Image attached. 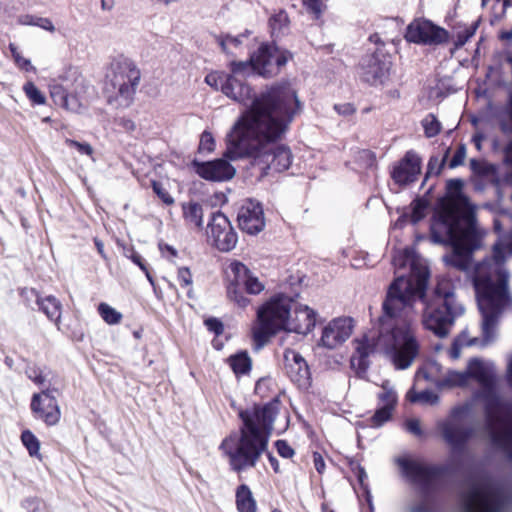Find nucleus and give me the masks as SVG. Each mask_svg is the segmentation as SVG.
Instances as JSON below:
<instances>
[{"mask_svg":"<svg viewBox=\"0 0 512 512\" xmlns=\"http://www.w3.org/2000/svg\"><path fill=\"white\" fill-rule=\"evenodd\" d=\"M116 123L127 132H132L136 129V124L130 118L120 117L116 120Z\"/></svg>","mask_w":512,"mask_h":512,"instance_id":"obj_53","label":"nucleus"},{"mask_svg":"<svg viewBox=\"0 0 512 512\" xmlns=\"http://www.w3.org/2000/svg\"><path fill=\"white\" fill-rule=\"evenodd\" d=\"M354 321L350 317H339L330 321L323 329L321 344L328 349H335L350 338Z\"/></svg>","mask_w":512,"mask_h":512,"instance_id":"obj_19","label":"nucleus"},{"mask_svg":"<svg viewBox=\"0 0 512 512\" xmlns=\"http://www.w3.org/2000/svg\"><path fill=\"white\" fill-rule=\"evenodd\" d=\"M280 402L273 400L253 412H242L243 426L240 435L231 434L225 438L220 449L228 456L230 466L235 471L254 467L266 451L268 434L279 412Z\"/></svg>","mask_w":512,"mask_h":512,"instance_id":"obj_5","label":"nucleus"},{"mask_svg":"<svg viewBox=\"0 0 512 512\" xmlns=\"http://www.w3.org/2000/svg\"><path fill=\"white\" fill-rule=\"evenodd\" d=\"M313 461L315 469L318 473L322 474L325 470V462L322 458V456L319 453H314L313 455Z\"/></svg>","mask_w":512,"mask_h":512,"instance_id":"obj_56","label":"nucleus"},{"mask_svg":"<svg viewBox=\"0 0 512 512\" xmlns=\"http://www.w3.org/2000/svg\"><path fill=\"white\" fill-rule=\"evenodd\" d=\"M292 308V299L279 294L258 309V324L253 328L256 349L263 347L279 330H285Z\"/></svg>","mask_w":512,"mask_h":512,"instance_id":"obj_9","label":"nucleus"},{"mask_svg":"<svg viewBox=\"0 0 512 512\" xmlns=\"http://www.w3.org/2000/svg\"><path fill=\"white\" fill-rule=\"evenodd\" d=\"M228 363L236 376L247 374L251 370L252 361L246 351L238 352L228 358Z\"/></svg>","mask_w":512,"mask_h":512,"instance_id":"obj_31","label":"nucleus"},{"mask_svg":"<svg viewBox=\"0 0 512 512\" xmlns=\"http://www.w3.org/2000/svg\"><path fill=\"white\" fill-rule=\"evenodd\" d=\"M430 383V381H422L420 385H413V387L407 392L406 398L411 403H419L422 405L435 406L440 402V397L434 391L424 387V383Z\"/></svg>","mask_w":512,"mask_h":512,"instance_id":"obj_26","label":"nucleus"},{"mask_svg":"<svg viewBox=\"0 0 512 512\" xmlns=\"http://www.w3.org/2000/svg\"><path fill=\"white\" fill-rule=\"evenodd\" d=\"M463 512H511L512 495L503 484L487 477L469 479L461 489Z\"/></svg>","mask_w":512,"mask_h":512,"instance_id":"obj_7","label":"nucleus"},{"mask_svg":"<svg viewBox=\"0 0 512 512\" xmlns=\"http://www.w3.org/2000/svg\"><path fill=\"white\" fill-rule=\"evenodd\" d=\"M23 24L38 26L46 31L51 32V33L55 31V27L49 18L39 17V18H36L35 22H23Z\"/></svg>","mask_w":512,"mask_h":512,"instance_id":"obj_48","label":"nucleus"},{"mask_svg":"<svg viewBox=\"0 0 512 512\" xmlns=\"http://www.w3.org/2000/svg\"><path fill=\"white\" fill-rule=\"evenodd\" d=\"M9 49L11 51L13 59L16 58V56L20 54V52L18 51L17 47L14 44H12V43L9 44Z\"/></svg>","mask_w":512,"mask_h":512,"instance_id":"obj_63","label":"nucleus"},{"mask_svg":"<svg viewBox=\"0 0 512 512\" xmlns=\"http://www.w3.org/2000/svg\"><path fill=\"white\" fill-rule=\"evenodd\" d=\"M98 312L102 319L110 325L118 324L122 319V314L106 303H100Z\"/></svg>","mask_w":512,"mask_h":512,"instance_id":"obj_34","label":"nucleus"},{"mask_svg":"<svg viewBox=\"0 0 512 512\" xmlns=\"http://www.w3.org/2000/svg\"><path fill=\"white\" fill-rule=\"evenodd\" d=\"M54 389H42L31 398L30 409L35 419L43 421L47 426H55L61 418V410L57 399L52 395Z\"/></svg>","mask_w":512,"mask_h":512,"instance_id":"obj_16","label":"nucleus"},{"mask_svg":"<svg viewBox=\"0 0 512 512\" xmlns=\"http://www.w3.org/2000/svg\"><path fill=\"white\" fill-rule=\"evenodd\" d=\"M232 75L225 78L221 91L229 98L247 105L227 135L224 156L230 160L250 158L260 177L287 170L292 163L290 149L278 144L287 133L302 104L289 84L273 85L253 97L252 89L237 78L249 69L246 62H232Z\"/></svg>","mask_w":512,"mask_h":512,"instance_id":"obj_2","label":"nucleus"},{"mask_svg":"<svg viewBox=\"0 0 512 512\" xmlns=\"http://www.w3.org/2000/svg\"><path fill=\"white\" fill-rule=\"evenodd\" d=\"M159 248L161 250V252L165 255V252H169L171 254V256H176L177 254V251L172 247V246H169V245H163V244H159Z\"/></svg>","mask_w":512,"mask_h":512,"instance_id":"obj_60","label":"nucleus"},{"mask_svg":"<svg viewBox=\"0 0 512 512\" xmlns=\"http://www.w3.org/2000/svg\"><path fill=\"white\" fill-rule=\"evenodd\" d=\"M141 79L135 62L124 55L114 57L106 70L104 95L107 103L115 108H127L133 100Z\"/></svg>","mask_w":512,"mask_h":512,"instance_id":"obj_8","label":"nucleus"},{"mask_svg":"<svg viewBox=\"0 0 512 512\" xmlns=\"http://www.w3.org/2000/svg\"><path fill=\"white\" fill-rule=\"evenodd\" d=\"M236 505L239 512H255L256 502L252 492L245 484L240 485L236 491Z\"/></svg>","mask_w":512,"mask_h":512,"instance_id":"obj_29","label":"nucleus"},{"mask_svg":"<svg viewBox=\"0 0 512 512\" xmlns=\"http://www.w3.org/2000/svg\"><path fill=\"white\" fill-rule=\"evenodd\" d=\"M421 123L425 136L428 138L435 137L441 131V123L438 121L434 114L426 115Z\"/></svg>","mask_w":512,"mask_h":512,"instance_id":"obj_35","label":"nucleus"},{"mask_svg":"<svg viewBox=\"0 0 512 512\" xmlns=\"http://www.w3.org/2000/svg\"><path fill=\"white\" fill-rule=\"evenodd\" d=\"M23 91L27 98L35 105H43L46 102L45 96L31 81H28L23 86Z\"/></svg>","mask_w":512,"mask_h":512,"instance_id":"obj_36","label":"nucleus"},{"mask_svg":"<svg viewBox=\"0 0 512 512\" xmlns=\"http://www.w3.org/2000/svg\"><path fill=\"white\" fill-rule=\"evenodd\" d=\"M427 210V204L423 200L417 199L414 200L411 203V213L407 214L404 213L399 217V219L396 221L395 226H402L404 225L408 220L411 221L413 224L418 223L425 217V213Z\"/></svg>","mask_w":512,"mask_h":512,"instance_id":"obj_30","label":"nucleus"},{"mask_svg":"<svg viewBox=\"0 0 512 512\" xmlns=\"http://www.w3.org/2000/svg\"><path fill=\"white\" fill-rule=\"evenodd\" d=\"M405 429L415 436H421L423 434L420 420L417 418L407 419L405 421Z\"/></svg>","mask_w":512,"mask_h":512,"instance_id":"obj_46","label":"nucleus"},{"mask_svg":"<svg viewBox=\"0 0 512 512\" xmlns=\"http://www.w3.org/2000/svg\"><path fill=\"white\" fill-rule=\"evenodd\" d=\"M303 4L306 8L314 14L315 18H318L322 12V3L320 0H303Z\"/></svg>","mask_w":512,"mask_h":512,"instance_id":"obj_51","label":"nucleus"},{"mask_svg":"<svg viewBox=\"0 0 512 512\" xmlns=\"http://www.w3.org/2000/svg\"><path fill=\"white\" fill-rule=\"evenodd\" d=\"M25 374L38 387L51 389L53 374L49 369L35 364H28L25 368Z\"/></svg>","mask_w":512,"mask_h":512,"instance_id":"obj_27","label":"nucleus"},{"mask_svg":"<svg viewBox=\"0 0 512 512\" xmlns=\"http://www.w3.org/2000/svg\"><path fill=\"white\" fill-rule=\"evenodd\" d=\"M500 38L503 39V40L512 39V30L511 31L502 32L501 35H500Z\"/></svg>","mask_w":512,"mask_h":512,"instance_id":"obj_64","label":"nucleus"},{"mask_svg":"<svg viewBox=\"0 0 512 512\" xmlns=\"http://www.w3.org/2000/svg\"><path fill=\"white\" fill-rule=\"evenodd\" d=\"M16 65L25 71H35V68L31 65L30 60L24 58L21 54L14 58Z\"/></svg>","mask_w":512,"mask_h":512,"instance_id":"obj_54","label":"nucleus"},{"mask_svg":"<svg viewBox=\"0 0 512 512\" xmlns=\"http://www.w3.org/2000/svg\"><path fill=\"white\" fill-rule=\"evenodd\" d=\"M381 387L382 392L378 394V399L379 402L381 403V406L394 409L398 397L393 386L389 381H384Z\"/></svg>","mask_w":512,"mask_h":512,"instance_id":"obj_33","label":"nucleus"},{"mask_svg":"<svg viewBox=\"0 0 512 512\" xmlns=\"http://www.w3.org/2000/svg\"><path fill=\"white\" fill-rule=\"evenodd\" d=\"M284 367L288 377L299 386L308 384L310 372L305 359L295 350L284 351Z\"/></svg>","mask_w":512,"mask_h":512,"instance_id":"obj_22","label":"nucleus"},{"mask_svg":"<svg viewBox=\"0 0 512 512\" xmlns=\"http://www.w3.org/2000/svg\"><path fill=\"white\" fill-rule=\"evenodd\" d=\"M392 263L397 272L408 267L409 275L399 274L389 285L377 329L353 340L355 351L351 356V367L358 374L367 371L368 358L377 351L389 354L398 369H406L412 364L419 349L413 328L417 300L424 304V328L439 338L447 337L455 320L465 312L450 279H439L433 293L426 295L429 271L415 259L412 249L397 250Z\"/></svg>","mask_w":512,"mask_h":512,"instance_id":"obj_1","label":"nucleus"},{"mask_svg":"<svg viewBox=\"0 0 512 512\" xmlns=\"http://www.w3.org/2000/svg\"><path fill=\"white\" fill-rule=\"evenodd\" d=\"M315 323V311L308 306L299 305L294 307V317L289 316L285 330L306 335L314 328Z\"/></svg>","mask_w":512,"mask_h":512,"instance_id":"obj_25","label":"nucleus"},{"mask_svg":"<svg viewBox=\"0 0 512 512\" xmlns=\"http://www.w3.org/2000/svg\"><path fill=\"white\" fill-rule=\"evenodd\" d=\"M21 295L30 301L35 299V302L40 311H42L49 320L58 324L60 322L62 305L61 302L52 295L41 297L35 289L25 288L22 290Z\"/></svg>","mask_w":512,"mask_h":512,"instance_id":"obj_24","label":"nucleus"},{"mask_svg":"<svg viewBox=\"0 0 512 512\" xmlns=\"http://www.w3.org/2000/svg\"><path fill=\"white\" fill-rule=\"evenodd\" d=\"M130 259L133 261V263H135L136 265L139 266V268L142 270V271H146V264L143 260V258L141 257V255H139L138 253L136 252H133L132 255L130 256Z\"/></svg>","mask_w":512,"mask_h":512,"instance_id":"obj_58","label":"nucleus"},{"mask_svg":"<svg viewBox=\"0 0 512 512\" xmlns=\"http://www.w3.org/2000/svg\"><path fill=\"white\" fill-rule=\"evenodd\" d=\"M152 188L155 194L165 203V204H172L173 198L169 195V193L166 191V189L163 187V185L160 182L152 181Z\"/></svg>","mask_w":512,"mask_h":512,"instance_id":"obj_45","label":"nucleus"},{"mask_svg":"<svg viewBox=\"0 0 512 512\" xmlns=\"http://www.w3.org/2000/svg\"><path fill=\"white\" fill-rule=\"evenodd\" d=\"M196 173L210 181H227L235 175V168L226 159L198 163L194 160Z\"/></svg>","mask_w":512,"mask_h":512,"instance_id":"obj_21","label":"nucleus"},{"mask_svg":"<svg viewBox=\"0 0 512 512\" xmlns=\"http://www.w3.org/2000/svg\"><path fill=\"white\" fill-rule=\"evenodd\" d=\"M225 272L229 282L227 286L228 298L239 307H246L250 300L243 294V286L251 271L243 263L234 260L228 264Z\"/></svg>","mask_w":512,"mask_h":512,"instance_id":"obj_18","label":"nucleus"},{"mask_svg":"<svg viewBox=\"0 0 512 512\" xmlns=\"http://www.w3.org/2000/svg\"><path fill=\"white\" fill-rule=\"evenodd\" d=\"M206 234L208 241L223 252L231 251L238 240L230 221L221 212L211 214Z\"/></svg>","mask_w":512,"mask_h":512,"instance_id":"obj_14","label":"nucleus"},{"mask_svg":"<svg viewBox=\"0 0 512 512\" xmlns=\"http://www.w3.org/2000/svg\"><path fill=\"white\" fill-rule=\"evenodd\" d=\"M204 323L207 329L215 335H220L223 332V324L216 318H208Z\"/></svg>","mask_w":512,"mask_h":512,"instance_id":"obj_50","label":"nucleus"},{"mask_svg":"<svg viewBox=\"0 0 512 512\" xmlns=\"http://www.w3.org/2000/svg\"><path fill=\"white\" fill-rule=\"evenodd\" d=\"M465 371L468 383L474 379L481 386L478 397L484 402L486 434L492 444L505 453L512 464V411L503 415L494 364L479 358H471Z\"/></svg>","mask_w":512,"mask_h":512,"instance_id":"obj_6","label":"nucleus"},{"mask_svg":"<svg viewBox=\"0 0 512 512\" xmlns=\"http://www.w3.org/2000/svg\"><path fill=\"white\" fill-rule=\"evenodd\" d=\"M276 448L280 456L284 458H291L294 455L292 447L284 440H278L276 442Z\"/></svg>","mask_w":512,"mask_h":512,"instance_id":"obj_49","label":"nucleus"},{"mask_svg":"<svg viewBox=\"0 0 512 512\" xmlns=\"http://www.w3.org/2000/svg\"><path fill=\"white\" fill-rule=\"evenodd\" d=\"M291 58V54L286 50H281L275 45L262 44L256 53L250 57L249 69L252 68L259 75L272 77L280 71V68L286 65Z\"/></svg>","mask_w":512,"mask_h":512,"instance_id":"obj_13","label":"nucleus"},{"mask_svg":"<svg viewBox=\"0 0 512 512\" xmlns=\"http://www.w3.org/2000/svg\"><path fill=\"white\" fill-rule=\"evenodd\" d=\"M192 280V274L188 267H183L178 270V281L183 287H187L190 285Z\"/></svg>","mask_w":512,"mask_h":512,"instance_id":"obj_52","label":"nucleus"},{"mask_svg":"<svg viewBox=\"0 0 512 512\" xmlns=\"http://www.w3.org/2000/svg\"><path fill=\"white\" fill-rule=\"evenodd\" d=\"M484 140V136L482 134H475L473 136V142L475 143V146L477 149L481 148V142Z\"/></svg>","mask_w":512,"mask_h":512,"instance_id":"obj_62","label":"nucleus"},{"mask_svg":"<svg viewBox=\"0 0 512 512\" xmlns=\"http://www.w3.org/2000/svg\"><path fill=\"white\" fill-rule=\"evenodd\" d=\"M465 157H466V149H465V146L461 145L455 151L452 159L450 160L449 167L456 168V167L462 165Z\"/></svg>","mask_w":512,"mask_h":512,"instance_id":"obj_47","label":"nucleus"},{"mask_svg":"<svg viewBox=\"0 0 512 512\" xmlns=\"http://www.w3.org/2000/svg\"><path fill=\"white\" fill-rule=\"evenodd\" d=\"M397 462L402 473L420 489L421 501L411 507V512H431L429 495L434 490L442 469L408 458H399Z\"/></svg>","mask_w":512,"mask_h":512,"instance_id":"obj_10","label":"nucleus"},{"mask_svg":"<svg viewBox=\"0 0 512 512\" xmlns=\"http://www.w3.org/2000/svg\"><path fill=\"white\" fill-rule=\"evenodd\" d=\"M422 381H430L439 390L465 387L469 384L465 370L449 369L443 372L437 362H430L417 371L415 385H420Z\"/></svg>","mask_w":512,"mask_h":512,"instance_id":"obj_12","label":"nucleus"},{"mask_svg":"<svg viewBox=\"0 0 512 512\" xmlns=\"http://www.w3.org/2000/svg\"><path fill=\"white\" fill-rule=\"evenodd\" d=\"M405 39L416 44L437 45L447 41L448 33L428 20L416 19L408 25Z\"/></svg>","mask_w":512,"mask_h":512,"instance_id":"obj_17","label":"nucleus"},{"mask_svg":"<svg viewBox=\"0 0 512 512\" xmlns=\"http://www.w3.org/2000/svg\"><path fill=\"white\" fill-rule=\"evenodd\" d=\"M245 37V35H240L237 37L226 35L221 39L220 44L225 52L234 54L233 49L240 48L243 45V39Z\"/></svg>","mask_w":512,"mask_h":512,"instance_id":"obj_39","label":"nucleus"},{"mask_svg":"<svg viewBox=\"0 0 512 512\" xmlns=\"http://www.w3.org/2000/svg\"><path fill=\"white\" fill-rule=\"evenodd\" d=\"M394 409L381 406L379 407L374 415L370 419V425L372 427H381L384 423L390 420Z\"/></svg>","mask_w":512,"mask_h":512,"instance_id":"obj_38","label":"nucleus"},{"mask_svg":"<svg viewBox=\"0 0 512 512\" xmlns=\"http://www.w3.org/2000/svg\"><path fill=\"white\" fill-rule=\"evenodd\" d=\"M421 171V161L416 153L408 151L401 162L393 169L392 178L399 185L417 180Z\"/></svg>","mask_w":512,"mask_h":512,"instance_id":"obj_23","label":"nucleus"},{"mask_svg":"<svg viewBox=\"0 0 512 512\" xmlns=\"http://www.w3.org/2000/svg\"><path fill=\"white\" fill-rule=\"evenodd\" d=\"M391 68L389 56L382 51H376L365 55L360 64L358 74L360 78L371 85L384 82Z\"/></svg>","mask_w":512,"mask_h":512,"instance_id":"obj_15","label":"nucleus"},{"mask_svg":"<svg viewBox=\"0 0 512 512\" xmlns=\"http://www.w3.org/2000/svg\"><path fill=\"white\" fill-rule=\"evenodd\" d=\"M334 108L339 114L344 116L352 115L355 112L354 106L350 103L335 105Z\"/></svg>","mask_w":512,"mask_h":512,"instance_id":"obj_55","label":"nucleus"},{"mask_svg":"<svg viewBox=\"0 0 512 512\" xmlns=\"http://www.w3.org/2000/svg\"><path fill=\"white\" fill-rule=\"evenodd\" d=\"M358 155L360 158L362 159H365L366 160V165L367 166H372L374 164V155L371 151L369 150H361L358 152Z\"/></svg>","mask_w":512,"mask_h":512,"instance_id":"obj_57","label":"nucleus"},{"mask_svg":"<svg viewBox=\"0 0 512 512\" xmlns=\"http://www.w3.org/2000/svg\"><path fill=\"white\" fill-rule=\"evenodd\" d=\"M471 411V403L460 404L451 409L446 419L437 422V428L444 441L454 451L463 449L466 442L475 435L474 428L466 425Z\"/></svg>","mask_w":512,"mask_h":512,"instance_id":"obj_11","label":"nucleus"},{"mask_svg":"<svg viewBox=\"0 0 512 512\" xmlns=\"http://www.w3.org/2000/svg\"><path fill=\"white\" fill-rule=\"evenodd\" d=\"M226 77H229V75L212 72V73H209L205 77V82L209 86L214 87L215 89H219V88L221 89V86H222L223 82H225Z\"/></svg>","mask_w":512,"mask_h":512,"instance_id":"obj_44","label":"nucleus"},{"mask_svg":"<svg viewBox=\"0 0 512 512\" xmlns=\"http://www.w3.org/2000/svg\"><path fill=\"white\" fill-rule=\"evenodd\" d=\"M237 220L244 232L251 235L259 233L265 226L262 206L253 200L246 201L238 212Z\"/></svg>","mask_w":512,"mask_h":512,"instance_id":"obj_20","label":"nucleus"},{"mask_svg":"<svg viewBox=\"0 0 512 512\" xmlns=\"http://www.w3.org/2000/svg\"><path fill=\"white\" fill-rule=\"evenodd\" d=\"M450 357L453 359H457L460 355L459 348L457 346V343H454L451 350H450Z\"/></svg>","mask_w":512,"mask_h":512,"instance_id":"obj_61","label":"nucleus"},{"mask_svg":"<svg viewBox=\"0 0 512 512\" xmlns=\"http://www.w3.org/2000/svg\"><path fill=\"white\" fill-rule=\"evenodd\" d=\"M506 254L512 256V231L500 237L493 246V256L475 265L473 285L482 315V341L491 342L500 315L512 312V296L508 288L509 273L504 267Z\"/></svg>","mask_w":512,"mask_h":512,"instance_id":"obj_4","label":"nucleus"},{"mask_svg":"<svg viewBox=\"0 0 512 512\" xmlns=\"http://www.w3.org/2000/svg\"><path fill=\"white\" fill-rule=\"evenodd\" d=\"M463 185L461 179L447 182L448 196L435 212L431 238L435 243L452 247V252L443 257L447 265L467 271L471 254L481 247L485 232L477 226L476 206L463 194Z\"/></svg>","mask_w":512,"mask_h":512,"instance_id":"obj_3","label":"nucleus"},{"mask_svg":"<svg viewBox=\"0 0 512 512\" xmlns=\"http://www.w3.org/2000/svg\"><path fill=\"white\" fill-rule=\"evenodd\" d=\"M65 144L69 147L75 148L80 154L92 157L94 154L93 147L87 142H78L73 139H65Z\"/></svg>","mask_w":512,"mask_h":512,"instance_id":"obj_42","label":"nucleus"},{"mask_svg":"<svg viewBox=\"0 0 512 512\" xmlns=\"http://www.w3.org/2000/svg\"><path fill=\"white\" fill-rule=\"evenodd\" d=\"M270 27L272 35L279 37L284 35L289 29V18L285 11H279L270 18Z\"/></svg>","mask_w":512,"mask_h":512,"instance_id":"obj_32","label":"nucleus"},{"mask_svg":"<svg viewBox=\"0 0 512 512\" xmlns=\"http://www.w3.org/2000/svg\"><path fill=\"white\" fill-rule=\"evenodd\" d=\"M23 507L28 512H46V506L38 498H28L23 502Z\"/></svg>","mask_w":512,"mask_h":512,"instance_id":"obj_43","label":"nucleus"},{"mask_svg":"<svg viewBox=\"0 0 512 512\" xmlns=\"http://www.w3.org/2000/svg\"><path fill=\"white\" fill-rule=\"evenodd\" d=\"M506 380L510 388H512V353L508 356Z\"/></svg>","mask_w":512,"mask_h":512,"instance_id":"obj_59","label":"nucleus"},{"mask_svg":"<svg viewBox=\"0 0 512 512\" xmlns=\"http://www.w3.org/2000/svg\"><path fill=\"white\" fill-rule=\"evenodd\" d=\"M21 440L31 456H36L39 454L40 443L36 436L31 431H23L21 435Z\"/></svg>","mask_w":512,"mask_h":512,"instance_id":"obj_37","label":"nucleus"},{"mask_svg":"<svg viewBox=\"0 0 512 512\" xmlns=\"http://www.w3.org/2000/svg\"><path fill=\"white\" fill-rule=\"evenodd\" d=\"M215 140L210 132L204 131L201 134L198 146L199 153H209L214 150Z\"/></svg>","mask_w":512,"mask_h":512,"instance_id":"obj_41","label":"nucleus"},{"mask_svg":"<svg viewBox=\"0 0 512 512\" xmlns=\"http://www.w3.org/2000/svg\"><path fill=\"white\" fill-rule=\"evenodd\" d=\"M49 88L50 96L56 105L61 106L67 110L77 111L79 104L76 100L69 99L65 88L61 84L53 82L49 85Z\"/></svg>","mask_w":512,"mask_h":512,"instance_id":"obj_28","label":"nucleus"},{"mask_svg":"<svg viewBox=\"0 0 512 512\" xmlns=\"http://www.w3.org/2000/svg\"><path fill=\"white\" fill-rule=\"evenodd\" d=\"M264 288V284L251 272L243 286V292L256 295L261 293Z\"/></svg>","mask_w":512,"mask_h":512,"instance_id":"obj_40","label":"nucleus"}]
</instances>
